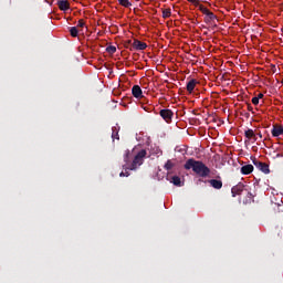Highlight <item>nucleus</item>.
<instances>
[{"instance_id": "1", "label": "nucleus", "mask_w": 283, "mask_h": 283, "mask_svg": "<svg viewBox=\"0 0 283 283\" xmlns=\"http://www.w3.org/2000/svg\"><path fill=\"white\" fill-rule=\"evenodd\" d=\"M184 169H192L193 174H196L200 178H208V176H210L211 174V169L207 167L205 163L196 160L193 158H190L186 161V164L184 165Z\"/></svg>"}, {"instance_id": "2", "label": "nucleus", "mask_w": 283, "mask_h": 283, "mask_svg": "<svg viewBox=\"0 0 283 283\" xmlns=\"http://www.w3.org/2000/svg\"><path fill=\"white\" fill-rule=\"evenodd\" d=\"M147 156V150L146 149H142L137 153V155L134 157L133 163L125 167L124 169H129L130 171H136V169H138V167H140V165H143V163H145V157Z\"/></svg>"}, {"instance_id": "3", "label": "nucleus", "mask_w": 283, "mask_h": 283, "mask_svg": "<svg viewBox=\"0 0 283 283\" xmlns=\"http://www.w3.org/2000/svg\"><path fill=\"white\" fill-rule=\"evenodd\" d=\"M253 165L256 167L259 171H262L263 174H271V169H269V164L262 163L258 160L255 157L251 158Z\"/></svg>"}, {"instance_id": "4", "label": "nucleus", "mask_w": 283, "mask_h": 283, "mask_svg": "<svg viewBox=\"0 0 283 283\" xmlns=\"http://www.w3.org/2000/svg\"><path fill=\"white\" fill-rule=\"evenodd\" d=\"M159 115L161 116V118L166 122V123H171L172 118H174V111L169 109V108H164L159 112Z\"/></svg>"}, {"instance_id": "5", "label": "nucleus", "mask_w": 283, "mask_h": 283, "mask_svg": "<svg viewBox=\"0 0 283 283\" xmlns=\"http://www.w3.org/2000/svg\"><path fill=\"white\" fill-rule=\"evenodd\" d=\"M244 136H245L247 140H252L253 143L258 142V135L251 128L244 130Z\"/></svg>"}, {"instance_id": "6", "label": "nucleus", "mask_w": 283, "mask_h": 283, "mask_svg": "<svg viewBox=\"0 0 283 283\" xmlns=\"http://www.w3.org/2000/svg\"><path fill=\"white\" fill-rule=\"evenodd\" d=\"M243 191H244V184H238L231 189L232 198H235V196H240V193H242Z\"/></svg>"}, {"instance_id": "7", "label": "nucleus", "mask_w": 283, "mask_h": 283, "mask_svg": "<svg viewBox=\"0 0 283 283\" xmlns=\"http://www.w3.org/2000/svg\"><path fill=\"white\" fill-rule=\"evenodd\" d=\"M271 134L274 138H277L279 136H282L283 135V126L277 125V124L273 125Z\"/></svg>"}, {"instance_id": "8", "label": "nucleus", "mask_w": 283, "mask_h": 283, "mask_svg": "<svg viewBox=\"0 0 283 283\" xmlns=\"http://www.w3.org/2000/svg\"><path fill=\"white\" fill-rule=\"evenodd\" d=\"M132 94L135 98H144L143 88H140V86H138V85H134L132 87Z\"/></svg>"}, {"instance_id": "9", "label": "nucleus", "mask_w": 283, "mask_h": 283, "mask_svg": "<svg viewBox=\"0 0 283 283\" xmlns=\"http://www.w3.org/2000/svg\"><path fill=\"white\" fill-rule=\"evenodd\" d=\"M133 48L134 50H138V51L147 50V43L142 42L139 40H134Z\"/></svg>"}, {"instance_id": "10", "label": "nucleus", "mask_w": 283, "mask_h": 283, "mask_svg": "<svg viewBox=\"0 0 283 283\" xmlns=\"http://www.w3.org/2000/svg\"><path fill=\"white\" fill-rule=\"evenodd\" d=\"M57 7L62 12H67L70 9V2L67 0H60L57 1Z\"/></svg>"}, {"instance_id": "11", "label": "nucleus", "mask_w": 283, "mask_h": 283, "mask_svg": "<svg viewBox=\"0 0 283 283\" xmlns=\"http://www.w3.org/2000/svg\"><path fill=\"white\" fill-rule=\"evenodd\" d=\"M253 169H254L253 165L248 164V165L241 167V174L243 176H249L250 174H253Z\"/></svg>"}, {"instance_id": "12", "label": "nucleus", "mask_w": 283, "mask_h": 283, "mask_svg": "<svg viewBox=\"0 0 283 283\" xmlns=\"http://www.w3.org/2000/svg\"><path fill=\"white\" fill-rule=\"evenodd\" d=\"M197 83H198V81L196 78H192L187 83L186 90H187V92H189V94H191L193 92V90H196Z\"/></svg>"}, {"instance_id": "13", "label": "nucleus", "mask_w": 283, "mask_h": 283, "mask_svg": "<svg viewBox=\"0 0 283 283\" xmlns=\"http://www.w3.org/2000/svg\"><path fill=\"white\" fill-rule=\"evenodd\" d=\"M118 132H120L119 126H113L112 127V138H113V140H120V136L118 135Z\"/></svg>"}, {"instance_id": "14", "label": "nucleus", "mask_w": 283, "mask_h": 283, "mask_svg": "<svg viewBox=\"0 0 283 283\" xmlns=\"http://www.w3.org/2000/svg\"><path fill=\"white\" fill-rule=\"evenodd\" d=\"M208 182L211 187H213V189H220L222 187V180L210 179Z\"/></svg>"}, {"instance_id": "15", "label": "nucleus", "mask_w": 283, "mask_h": 283, "mask_svg": "<svg viewBox=\"0 0 283 283\" xmlns=\"http://www.w3.org/2000/svg\"><path fill=\"white\" fill-rule=\"evenodd\" d=\"M216 19H218V15H214L213 12L209 11V12L206 14L205 22H206V23H211V21H216Z\"/></svg>"}, {"instance_id": "16", "label": "nucleus", "mask_w": 283, "mask_h": 283, "mask_svg": "<svg viewBox=\"0 0 283 283\" xmlns=\"http://www.w3.org/2000/svg\"><path fill=\"white\" fill-rule=\"evenodd\" d=\"M170 182H172V185H175V187H182V180L178 176L171 177Z\"/></svg>"}, {"instance_id": "17", "label": "nucleus", "mask_w": 283, "mask_h": 283, "mask_svg": "<svg viewBox=\"0 0 283 283\" xmlns=\"http://www.w3.org/2000/svg\"><path fill=\"white\" fill-rule=\"evenodd\" d=\"M174 167H176V164H174L171 161V159H168L164 166V169H166V171H171V169H174Z\"/></svg>"}, {"instance_id": "18", "label": "nucleus", "mask_w": 283, "mask_h": 283, "mask_svg": "<svg viewBox=\"0 0 283 283\" xmlns=\"http://www.w3.org/2000/svg\"><path fill=\"white\" fill-rule=\"evenodd\" d=\"M70 34L73 36V39H76V36H78V27H71Z\"/></svg>"}, {"instance_id": "19", "label": "nucleus", "mask_w": 283, "mask_h": 283, "mask_svg": "<svg viewBox=\"0 0 283 283\" xmlns=\"http://www.w3.org/2000/svg\"><path fill=\"white\" fill-rule=\"evenodd\" d=\"M119 6H123L124 8H132V3L129 0H117Z\"/></svg>"}, {"instance_id": "20", "label": "nucleus", "mask_w": 283, "mask_h": 283, "mask_svg": "<svg viewBox=\"0 0 283 283\" xmlns=\"http://www.w3.org/2000/svg\"><path fill=\"white\" fill-rule=\"evenodd\" d=\"M169 17H171V9H164L163 19H169Z\"/></svg>"}, {"instance_id": "21", "label": "nucleus", "mask_w": 283, "mask_h": 283, "mask_svg": "<svg viewBox=\"0 0 283 283\" xmlns=\"http://www.w3.org/2000/svg\"><path fill=\"white\" fill-rule=\"evenodd\" d=\"M197 8H199L200 12H202V14H207L209 12V10L207 9V7L200 4L197 6Z\"/></svg>"}, {"instance_id": "22", "label": "nucleus", "mask_w": 283, "mask_h": 283, "mask_svg": "<svg viewBox=\"0 0 283 283\" xmlns=\"http://www.w3.org/2000/svg\"><path fill=\"white\" fill-rule=\"evenodd\" d=\"M106 52H108V54H116V46L114 45L107 46Z\"/></svg>"}, {"instance_id": "23", "label": "nucleus", "mask_w": 283, "mask_h": 283, "mask_svg": "<svg viewBox=\"0 0 283 283\" xmlns=\"http://www.w3.org/2000/svg\"><path fill=\"white\" fill-rule=\"evenodd\" d=\"M142 105V109H144L145 112H151V106H146L144 102H140Z\"/></svg>"}, {"instance_id": "24", "label": "nucleus", "mask_w": 283, "mask_h": 283, "mask_svg": "<svg viewBox=\"0 0 283 283\" xmlns=\"http://www.w3.org/2000/svg\"><path fill=\"white\" fill-rule=\"evenodd\" d=\"M129 150H126L125 155H124V163H129Z\"/></svg>"}, {"instance_id": "25", "label": "nucleus", "mask_w": 283, "mask_h": 283, "mask_svg": "<svg viewBox=\"0 0 283 283\" xmlns=\"http://www.w3.org/2000/svg\"><path fill=\"white\" fill-rule=\"evenodd\" d=\"M77 28H85V21L83 19L78 20Z\"/></svg>"}, {"instance_id": "26", "label": "nucleus", "mask_w": 283, "mask_h": 283, "mask_svg": "<svg viewBox=\"0 0 283 283\" xmlns=\"http://www.w3.org/2000/svg\"><path fill=\"white\" fill-rule=\"evenodd\" d=\"M252 103L254 104V105H260V99H259V97H253L252 98Z\"/></svg>"}, {"instance_id": "27", "label": "nucleus", "mask_w": 283, "mask_h": 283, "mask_svg": "<svg viewBox=\"0 0 283 283\" xmlns=\"http://www.w3.org/2000/svg\"><path fill=\"white\" fill-rule=\"evenodd\" d=\"M189 3H193L195 6H200V0H187Z\"/></svg>"}, {"instance_id": "28", "label": "nucleus", "mask_w": 283, "mask_h": 283, "mask_svg": "<svg viewBox=\"0 0 283 283\" xmlns=\"http://www.w3.org/2000/svg\"><path fill=\"white\" fill-rule=\"evenodd\" d=\"M119 176H120V178H125V177L127 178V177L129 176V172H128V171H126V172H123V171H122V172L119 174Z\"/></svg>"}, {"instance_id": "29", "label": "nucleus", "mask_w": 283, "mask_h": 283, "mask_svg": "<svg viewBox=\"0 0 283 283\" xmlns=\"http://www.w3.org/2000/svg\"><path fill=\"white\" fill-rule=\"evenodd\" d=\"M256 98H259V101H260V98H264V94L259 93L258 96H256Z\"/></svg>"}, {"instance_id": "30", "label": "nucleus", "mask_w": 283, "mask_h": 283, "mask_svg": "<svg viewBox=\"0 0 283 283\" xmlns=\"http://www.w3.org/2000/svg\"><path fill=\"white\" fill-rule=\"evenodd\" d=\"M248 109L249 112H253V106H251V104H248Z\"/></svg>"}, {"instance_id": "31", "label": "nucleus", "mask_w": 283, "mask_h": 283, "mask_svg": "<svg viewBox=\"0 0 283 283\" xmlns=\"http://www.w3.org/2000/svg\"><path fill=\"white\" fill-rule=\"evenodd\" d=\"M256 136H259V138H262V133H258Z\"/></svg>"}, {"instance_id": "32", "label": "nucleus", "mask_w": 283, "mask_h": 283, "mask_svg": "<svg viewBox=\"0 0 283 283\" xmlns=\"http://www.w3.org/2000/svg\"><path fill=\"white\" fill-rule=\"evenodd\" d=\"M281 83H282V85H283V78H282Z\"/></svg>"}]
</instances>
